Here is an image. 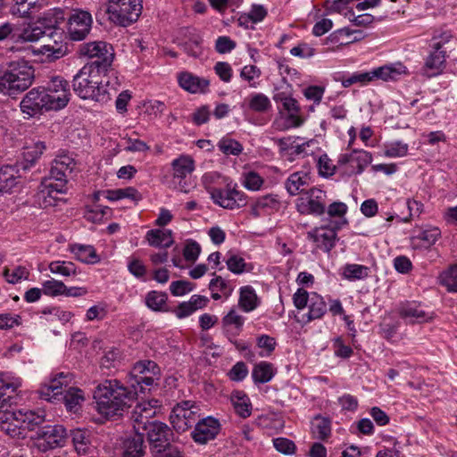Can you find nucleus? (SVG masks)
I'll return each instance as SVG.
<instances>
[{"instance_id": "nucleus-1", "label": "nucleus", "mask_w": 457, "mask_h": 457, "mask_svg": "<svg viewBox=\"0 0 457 457\" xmlns=\"http://www.w3.org/2000/svg\"><path fill=\"white\" fill-rule=\"evenodd\" d=\"M136 398V392L117 380H106L94 391L96 410L106 418L121 415Z\"/></svg>"}, {"instance_id": "nucleus-2", "label": "nucleus", "mask_w": 457, "mask_h": 457, "mask_svg": "<svg viewBox=\"0 0 457 457\" xmlns=\"http://www.w3.org/2000/svg\"><path fill=\"white\" fill-rule=\"evenodd\" d=\"M35 71L24 59L6 62L0 68V94L15 96L27 90L33 83Z\"/></svg>"}, {"instance_id": "nucleus-3", "label": "nucleus", "mask_w": 457, "mask_h": 457, "mask_svg": "<svg viewBox=\"0 0 457 457\" xmlns=\"http://www.w3.org/2000/svg\"><path fill=\"white\" fill-rule=\"evenodd\" d=\"M106 72L93 65H84L73 77V91L82 99L106 103L111 99L107 86L104 85L102 79Z\"/></svg>"}, {"instance_id": "nucleus-4", "label": "nucleus", "mask_w": 457, "mask_h": 457, "mask_svg": "<svg viewBox=\"0 0 457 457\" xmlns=\"http://www.w3.org/2000/svg\"><path fill=\"white\" fill-rule=\"evenodd\" d=\"M64 21L63 12L61 9L50 10L44 13L39 19L38 24H29L23 28L18 36V39L21 42H37L44 37L53 38L57 44L62 39V31L58 29L61 21Z\"/></svg>"}, {"instance_id": "nucleus-5", "label": "nucleus", "mask_w": 457, "mask_h": 457, "mask_svg": "<svg viewBox=\"0 0 457 457\" xmlns=\"http://www.w3.org/2000/svg\"><path fill=\"white\" fill-rule=\"evenodd\" d=\"M161 378V370L159 366L150 360L137 361L129 377L128 383L132 391L138 393H145L157 385Z\"/></svg>"}, {"instance_id": "nucleus-6", "label": "nucleus", "mask_w": 457, "mask_h": 457, "mask_svg": "<svg viewBox=\"0 0 457 457\" xmlns=\"http://www.w3.org/2000/svg\"><path fill=\"white\" fill-rule=\"evenodd\" d=\"M142 9V0H108L106 13L114 24L128 27L138 20Z\"/></svg>"}, {"instance_id": "nucleus-7", "label": "nucleus", "mask_w": 457, "mask_h": 457, "mask_svg": "<svg viewBox=\"0 0 457 457\" xmlns=\"http://www.w3.org/2000/svg\"><path fill=\"white\" fill-rule=\"evenodd\" d=\"M78 51L80 56L93 60L86 65H93L96 69L105 71H108L114 59L112 46L104 41L83 43Z\"/></svg>"}, {"instance_id": "nucleus-8", "label": "nucleus", "mask_w": 457, "mask_h": 457, "mask_svg": "<svg viewBox=\"0 0 457 457\" xmlns=\"http://www.w3.org/2000/svg\"><path fill=\"white\" fill-rule=\"evenodd\" d=\"M200 411V407L195 402L178 403L170 412V423L176 431L185 432L198 422Z\"/></svg>"}, {"instance_id": "nucleus-9", "label": "nucleus", "mask_w": 457, "mask_h": 457, "mask_svg": "<svg viewBox=\"0 0 457 457\" xmlns=\"http://www.w3.org/2000/svg\"><path fill=\"white\" fill-rule=\"evenodd\" d=\"M208 192L213 203L224 209H238L245 206L247 204L245 194L237 190L236 186L231 187L230 184H228L225 189L208 187Z\"/></svg>"}, {"instance_id": "nucleus-10", "label": "nucleus", "mask_w": 457, "mask_h": 457, "mask_svg": "<svg viewBox=\"0 0 457 457\" xmlns=\"http://www.w3.org/2000/svg\"><path fill=\"white\" fill-rule=\"evenodd\" d=\"M20 108L26 118H32L52 110L42 87L30 89L21 99Z\"/></svg>"}, {"instance_id": "nucleus-11", "label": "nucleus", "mask_w": 457, "mask_h": 457, "mask_svg": "<svg viewBox=\"0 0 457 457\" xmlns=\"http://www.w3.org/2000/svg\"><path fill=\"white\" fill-rule=\"evenodd\" d=\"M46 93L50 108L53 110H60L67 105L71 97V90L69 82L62 77H54L47 83L46 87H43Z\"/></svg>"}, {"instance_id": "nucleus-12", "label": "nucleus", "mask_w": 457, "mask_h": 457, "mask_svg": "<svg viewBox=\"0 0 457 457\" xmlns=\"http://www.w3.org/2000/svg\"><path fill=\"white\" fill-rule=\"evenodd\" d=\"M143 431L146 432L152 454L176 447L171 445L173 432L165 423L154 420Z\"/></svg>"}, {"instance_id": "nucleus-13", "label": "nucleus", "mask_w": 457, "mask_h": 457, "mask_svg": "<svg viewBox=\"0 0 457 457\" xmlns=\"http://www.w3.org/2000/svg\"><path fill=\"white\" fill-rule=\"evenodd\" d=\"M66 430L62 425L39 427L36 431L37 446L42 452L62 446Z\"/></svg>"}, {"instance_id": "nucleus-14", "label": "nucleus", "mask_w": 457, "mask_h": 457, "mask_svg": "<svg viewBox=\"0 0 457 457\" xmlns=\"http://www.w3.org/2000/svg\"><path fill=\"white\" fill-rule=\"evenodd\" d=\"M73 376L70 372H58L53 375L48 382L41 385L38 394L41 399L48 402L60 401L64 388L71 383Z\"/></svg>"}, {"instance_id": "nucleus-15", "label": "nucleus", "mask_w": 457, "mask_h": 457, "mask_svg": "<svg viewBox=\"0 0 457 457\" xmlns=\"http://www.w3.org/2000/svg\"><path fill=\"white\" fill-rule=\"evenodd\" d=\"M306 198L301 197L297 204L301 213L321 216L327 208V193L318 187H312L305 192Z\"/></svg>"}, {"instance_id": "nucleus-16", "label": "nucleus", "mask_w": 457, "mask_h": 457, "mask_svg": "<svg viewBox=\"0 0 457 457\" xmlns=\"http://www.w3.org/2000/svg\"><path fill=\"white\" fill-rule=\"evenodd\" d=\"M283 108L287 112L286 118L276 119L272 127L278 131L287 130L292 128L302 126L304 120L300 116V107L297 101L292 96L283 104Z\"/></svg>"}, {"instance_id": "nucleus-17", "label": "nucleus", "mask_w": 457, "mask_h": 457, "mask_svg": "<svg viewBox=\"0 0 457 457\" xmlns=\"http://www.w3.org/2000/svg\"><path fill=\"white\" fill-rule=\"evenodd\" d=\"M158 401H149L138 403L131 412V420L133 421L136 433H141L151 424L150 419L154 418L157 412Z\"/></svg>"}, {"instance_id": "nucleus-18", "label": "nucleus", "mask_w": 457, "mask_h": 457, "mask_svg": "<svg viewBox=\"0 0 457 457\" xmlns=\"http://www.w3.org/2000/svg\"><path fill=\"white\" fill-rule=\"evenodd\" d=\"M91 14L86 11H75L69 18L68 32L72 40H82L89 33Z\"/></svg>"}, {"instance_id": "nucleus-19", "label": "nucleus", "mask_w": 457, "mask_h": 457, "mask_svg": "<svg viewBox=\"0 0 457 457\" xmlns=\"http://www.w3.org/2000/svg\"><path fill=\"white\" fill-rule=\"evenodd\" d=\"M220 429V421L213 417H206L199 420L191 433L194 441L200 445L213 440Z\"/></svg>"}, {"instance_id": "nucleus-20", "label": "nucleus", "mask_w": 457, "mask_h": 457, "mask_svg": "<svg viewBox=\"0 0 457 457\" xmlns=\"http://www.w3.org/2000/svg\"><path fill=\"white\" fill-rule=\"evenodd\" d=\"M372 162V154L365 150L353 149L351 153L339 154L337 158V165L339 167L351 164L352 172L361 174L365 168Z\"/></svg>"}, {"instance_id": "nucleus-21", "label": "nucleus", "mask_w": 457, "mask_h": 457, "mask_svg": "<svg viewBox=\"0 0 457 457\" xmlns=\"http://www.w3.org/2000/svg\"><path fill=\"white\" fill-rule=\"evenodd\" d=\"M307 238L315 243L318 248L329 253L336 245L337 235L335 228L320 227L309 231Z\"/></svg>"}, {"instance_id": "nucleus-22", "label": "nucleus", "mask_w": 457, "mask_h": 457, "mask_svg": "<svg viewBox=\"0 0 457 457\" xmlns=\"http://www.w3.org/2000/svg\"><path fill=\"white\" fill-rule=\"evenodd\" d=\"M179 85L191 94H204L208 91L210 81L188 71L178 75Z\"/></svg>"}, {"instance_id": "nucleus-23", "label": "nucleus", "mask_w": 457, "mask_h": 457, "mask_svg": "<svg viewBox=\"0 0 457 457\" xmlns=\"http://www.w3.org/2000/svg\"><path fill=\"white\" fill-rule=\"evenodd\" d=\"M45 422V415L43 411L36 412L33 411H17V436L21 433V429L34 430Z\"/></svg>"}, {"instance_id": "nucleus-24", "label": "nucleus", "mask_w": 457, "mask_h": 457, "mask_svg": "<svg viewBox=\"0 0 457 457\" xmlns=\"http://www.w3.org/2000/svg\"><path fill=\"white\" fill-rule=\"evenodd\" d=\"M399 314L408 323H422L432 319V314L416 303H408L403 305Z\"/></svg>"}, {"instance_id": "nucleus-25", "label": "nucleus", "mask_w": 457, "mask_h": 457, "mask_svg": "<svg viewBox=\"0 0 457 457\" xmlns=\"http://www.w3.org/2000/svg\"><path fill=\"white\" fill-rule=\"evenodd\" d=\"M145 239L149 245L167 249L174 244L172 231L166 228H154L146 232Z\"/></svg>"}, {"instance_id": "nucleus-26", "label": "nucleus", "mask_w": 457, "mask_h": 457, "mask_svg": "<svg viewBox=\"0 0 457 457\" xmlns=\"http://www.w3.org/2000/svg\"><path fill=\"white\" fill-rule=\"evenodd\" d=\"M279 201L276 195H265L256 199L251 206V214L258 218L262 214L270 213L279 208Z\"/></svg>"}, {"instance_id": "nucleus-27", "label": "nucleus", "mask_w": 457, "mask_h": 457, "mask_svg": "<svg viewBox=\"0 0 457 457\" xmlns=\"http://www.w3.org/2000/svg\"><path fill=\"white\" fill-rule=\"evenodd\" d=\"M238 307L245 312H251L261 304V299L252 286H244L239 288Z\"/></svg>"}, {"instance_id": "nucleus-28", "label": "nucleus", "mask_w": 457, "mask_h": 457, "mask_svg": "<svg viewBox=\"0 0 457 457\" xmlns=\"http://www.w3.org/2000/svg\"><path fill=\"white\" fill-rule=\"evenodd\" d=\"M312 183L309 173L296 171L292 173L286 180V188L290 195H296L305 192V187Z\"/></svg>"}, {"instance_id": "nucleus-29", "label": "nucleus", "mask_w": 457, "mask_h": 457, "mask_svg": "<svg viewBox=\"0 0 457 457\" xmlns=\"http://www.w3.org/2000/svg\"><path fill=\"white\" fill-rule=\"evenodd\" d=\"M21 183L18 170L12 166H4L0 169V192L11 194Z\"/></svg>"}, {"instance_id": "nucleus-30", "label": "nucleus", "mask_w": 457, "mask_h": 457, "mask_svg": "<svg viewBox=\"0 0 457 457\" xmlns=\"http://www.w3.org/2000/svg\"><path fill=\"white\" fill-rule=\"evenodd\" d=\"M308 312L303 315V320L307 323L320 319L327 312V303L323 297L315 292L311 293V300L307 305Z\"/></svg>"}, {"instance_id": "nucleus-31", "label": "nucleus", "mask_w": 457, "mask_h": 457, "mask_svg": "<svg viewBox=\"0 0 457 457\" xmlns=\"http://www.w3.org/2000/svg\"><path fill=\"white\" fill-rule=\"evenodd\" d=\"M69 250L78 261L83 263L96 264L101 260L95 247L91 245L72 244L69 245Z\"/></svg>"}, {"instance_id": "nucleus-32", "label": "nucleus", "mask_w": 457, "mask_h": 457, "mask_svg": "<svg viewBox=\"0 0 457 457\" xmlns=\"http://www.w3.org/2000/svg\"><path fill=\"white\" fill-rule=\"evenodd\" d=\"M41 0H13L10 12L21 18H29L40 8Z\"/></svg>"}, {"instance_id": "nucleus-33", "label": "nucleus", "mask_w": 457, "mask_h": 457, "mask_svg": "<svg viewBox=\"0 0 457 457\" xmlns=\"http://www.w3.org/2000/svg\"><path fill=\"white\" fill-rule=\"evenodd\" d=\"M143 433H136L124 442L122 457H143L145 455Z\"/></svg>"}, {"instance_id": "nucleus-34", "label": "nucleus", "mask_w": 457, "mask_h": 457, "mask_svg": "<svg viewBox=\"0 0 457 457\" xmlns=\"http://www.w3.org/2000/svg\"><path fill=\"white\" fill-rule=\"evenodd\" d=\"M209 289L212 292V299L220 300L222 296L225 298L229 297L234 290V286L222 277L215 276L210 281Z\"/></svg>"}, {"instance_id": "nucleus-35", "label": "nucleus", "mask_w": 457, "mask_h": 457, "mask_svg": "<svg viewBox=\"0 0 457 457\" xmlns=\"http://www.w3.org/2000/svg\"><path fill=\"white\" fill-rule=\"evenodd\" d=\"M434 51L428 56L425 67L432 71L430 75H436L440 72L445 62V52L441 50V43H433Z\"/></svg>"}, {"instance_id": "nucleus-36", "label": "nucleus", "mask_w": 457, "mask_h": 457, "mask_svg": "<svg viewBox=\"0 0 457 457\" xmlns=\"http://www.w3.org/2000/svg\"><path fill=\"white\" fill-rule=\"evenodd\" d=\"M334 79L336 81L340 82L344 87H349L353 84H360L361 86H364L371 82L369 71L337 73Z\"/></svg>"}, {"instance_id": "nucleus-37", "label": "nucleus", "mask_w": 457, "mask_h": 457, "mask_svg": "<svg viewBox=\"0 0 457 457\" xmlns=\"http://www.w3.org/2000/svg\"><path fill=\"white\" fill-rule=\"evenodd\" d=\"M173 176L178 179H185L195 170V162L189 155H180L171 162Z\"/></svg>"}, {"instance_id": "nucleus-38", "label": "nucleus", "mask_w": 457, "mask_h": 457, "mask_svg": "<svg viewBox=\"0 0 457 457\" xmlns=\"http://www.w3.org/2000/svg\"><path fill=\"white\" fill-rule=\"evenodd\" d=\"M61 399L68 411L77 412L84 401V394L79 388L70 386L67 390L64 389Z\"/></svg>"}, {"instance_id": "nucleus-39", "label": "nucleus", "mask_w": 457, "mask_h": 457, "mask_svg": "<svg viewBox=\"0 0 457 457\" xmlns=\"http://www.w3.org/2000/svg\"><path fill=\"white\" fill-rule=\"evenodd\" d=\"M275 375L273 364L261 361L254 365L252 370V378L256 384H264L272 379Z\"/></svg>"}, {"instance_id": "nucleus-40", "label": "nucleus", "mask_w": 457, "mask_h": 457, "mask_svg": "<svg viewBox=\"0 0 457 457\" xmlns=\"http://www.w3.org/2000/svg\"><path fill=\"white\" fill-rule=\"evenodd\" d=\"M441 236V231L436 227L426 228L412 237V244L428 248L434 245Z\"/></svg>"}, {"instance_id": "nucleus-41", "label": "nucleus", "mask_w": 457, "mask_h": 457, "mask_svg": "<svg viewBox=\"0 0 457 457\" xmlns=\"http://www.w3.org/2000/svg\"><path fill=\"white\" fill-rule=\"evenodd\" d=\"M235 411L242 418H247L252 413V404L248 396L243 393L237 391L231 395Z\"/></svg>"}, {"instance_id": "nucleus-42", "label": "nucleus", "mask_w": 457, "mask_h": 457, "mask_svg": "<svg viewBox=\"0 0 457 457\" xmlns=\"http://www.w3.org/2000/svg\"><path fill=\"white\" fill-rule=\"evenodd\" d=\"M71 442L79 454H85L90 447L89 433L87 430L77 428L71 430Z\"/></svg>"}, {"instance_id": "nucleus-43", "label": "nucleus", "mask_w": 457, "mask_h": 457, "mask_svg": "<svg viewBox=\"0 0 457 457\" xmlns=\"http://www.w3.org/2000/svg\"><path fill=\"white\" fill-rule=\"evenodd\" d=\"M248 107L254 112L264 113L271 108V102L266 95L253 93L249 96Z\"/></svg>"}, {"instance_id": "nucleus-44", "label": "nucleus", "mask_w": 457, "mask_h": 457, "mask_svg": "<svg viewBox=\"0 0 457 457\" xmlns=\"http://www.w3.org/2000/svg\"><path fill=\"white\" fill-rule=\"evenodd\" d=\"M245 317L238 314L237 312L232 308L223 318L222 325L227 330L233 329L235 335H238L243 328L245 323Z\"/></svg>"}, {"instance_id": "nucleus-45", "label": "nucleus", "mask_w": 457, "mask_h": 457, "mask_svg": "<svg viewBox=\"0 0 457 457\" xmlns=\"http://www.w3.org/2000/svg\"><path fill=\"white\" fill-rule=\"evenodd\" d=\"M369 73L370 77V81L376 79L387 81L396 79L397 77L402 73V71H400V69H396L395 67L385 65L369 71Z\"/></svg>"}, {"instance_id": "nucleus-46", "label": "nucleus", "mask_w": 457, "mask_h": 457, "mask_svg": "<svg viewBox=\"0 0 457 457\" xmlns=\"http://www.w3.org/2000/svg\"><path fill=\"white\" fill-rule=\"evenodd\" d=\"M370 268L361 264H345L343 268V277L348 280L364 279L369 276Z\"/></svg>"}, {"instance_id": "nucleus-47", "label": "nucleus", "mask_w": 457, "mask_h": 457, "mask_svg": "<svg viewBox=\"0 0 457 457\" xmlns=\"http://www.w3.org/2000/svg\"><path fill=\"white\" fill-rule=\"evenodd\" d=\"M168 296L165 293L151 291L145 296L146 306L154 312H165Z\"/></svg>"}, {"instance_id": "nucleus-48", "label": "nucleus", "mask_w": 457, "mask_h": 457, "mask_svg": "<svg viewBox=\"0 0 457 457\" xmlns=\"http://www.w3.org/2000/svg\"><path fill=\"white\" fill-rule=\"evenodd\" d=\"M440 284L449 292H457V263L451 265L440 276Z\"/></svg>"}, {"instance_id": "nucleus-49", "label": "nucleus", "mask_w": 457, "mask_h": 457, "mask_svg": "<svg viewBox=\"0 0 457 457\" xmlns=\"http://www.w3.org/2000/svg\"><path fill=\"white\" fill-rule=\"evenodd\" d=\"M312 429L316 437L321 440L326 439L331 433V424L329 419L321 417L320 415L316 416L312 422Z\"/></svg>"}, {"instance_id": "nucleus-50", "label": "nucleus", "mask_w": 457, "mask_h": 457, "mask_svg": "<svg viewBox=\"0 0 457 457\" xmlns=\"http://www.w3.org/2000/svg\"><path fill=\"white\" fill-rule=\"evenodd\" d=\"M409 145L402 141H394L384 145V156L388 158H399L406 156Z\"/></svg>"}, {"instance_id": "nucleus-51", "label": "nucleus", "mask_w": 457, "mask_h": 457, "mask_svg": "<svg viewBox=\"0 0 457 457\" xmlns=\"http://www.w3.org/2000/svg\"><path fill=\"white\" fill-rule=\"evenodd\" d=\"M111 215V209L107 206L96 204L85 213L87 220L93 223H101Z\"/></svg>"}, {"instance_id": "nucleus-52", "label": "nucleus", "mask_w": 457, "mask_h": 457, "mask_svg": "<svg viewBox=\"0 0 457 457\" xmlns=\"http://www.w3.org/2000/svg\"><path fill=\"white\" fill-rule=\"evenodd\" d=\"M49 270L52 273L69 277L77 274V267L71 262L54 261L50 262Z\"/></svg>"}, {"instance_id": "nucleus-53", "label": "nucleus", "mask_w": 457, "mask_h": 457, "mask_svg": "<svg viewBox=\"0 0 457 457\" xmlns=\"http://www.w3.org/2000/svg\"><path fill=\"white\" fill-rule=\"evenodd\" d=\"M218 147L226 155H239L244 149L238 141L227 137L219 141Z\"/></svg>"}, {"instance_id": "nucleus-54", "label": "nucleus", "mask_w": 457, "mask_h": 457, "mask_svg": "<svg viewBox=\"0 0 457 457\" xmlns=\"http://www.w3.org/2000/svg\"><path fill=\"white\" fill-rule=\"evenodd\" d=\"M29 271L23 266H17L12 270L5 268L4 270V277L6 281L11 284H16L21 279H27L29 278Z\"/></svg>"}, {"instance_id": "nucleus-55", "label": "nucleus", "mask_w": 457, "mask_h": 457, "mask_svg": "<svg viewBox=\"0 0 457 457\" xmlns=\"http://www.w3.org/2000/svg\"><path fill=\"white\" fill-rule=\"evenodd\" d=\"M21 383L19 378L4 379L0 378V397L8 398V395H14Z\"/></svg>"}, {"instance_id": "nucleus-56", "label": "nucleus", "mask_w": 457, "mask_h": 457, "mask_svg": "<svg viewBox=\"0 0 457 457\" xmlns=\"http://www.w3.org/2000/svg\"><path fill=\"white\" fill-rule=\"evenodd\" d=\"M200 253L201 246L196 241L193 239L186 241L183 249V257L187 262H195L198 259Z\"/></svg>"}, {"instance_id": "nucleus-57", "label": "nucleus", "mask_w": 457, "mask_h": 457, "mask_svg": "<svg viewBox=\"0 0 457 457\" xmlns=\"http://www.w3.org/2000/svg\"><path fill=\"white\" fill-rule=\"evenodd\" d=\"M42 290L44 294L50 296L63 295V292L66 290V286L62 281L51 279L43 283Z\"/></svg>"}, {"instance_id": "nucleus-58", "label": "nucleus", "mask_w": 457, "mask_h": 457, "mask_svg": "<svg viewBox=\"0 0 457 457\" xmlns=\"http://www.w3.org/2000/svg\"><path fill=\"white\" fill-rule=\"evenodd\" d=\"M318 166L320 174L326 178L334 175L337 168H340L337 164L335 165L327 154L320 156Z\"/></svg>"}, {"instance_id": "nucleus-59", "label": "nucleus", "mask_w": 457, "mask_h": 457, "mask_svg": "<svg viewBox=\"0 0 457 457\" xmlns=\"http://www.w3.org/2000/svg\"><path fill=\"white\" fill-rule=\"evenodd\" d=\"M261 76L260 69L255 65H245L242 68L240 77L249 83L251 87H256L255 79Z\"/></svg>"}, {"instance_id": "nucleus-60", "label": "nucleus", "mask_w": 457, "mask_h": 457, "mask_svg": "<svg viewBox=\"0 0 457 457\" xmlns=\"http://www.w3.org/2000/svg\"><path fill=\"white\" fill-rule=\"evenodd\" d=\"M276 345L275 338L268 335H262L257 337L258 347L264 351V353H260L262 357L270 355L275 350Z\"/></svg>"}, {"instance_id": "nucleus-61", "label": "nucleus", "mask_w": 457, "mask_h": 457, "mask_svg": "<svg viewBox=\"0 0 457 457\" xmlns=\"http://www.w3.org/2000/svg\"><path fill=\"white\" fill-rule=\"evenodd\" d=\"M194 289V284L187 280H176L170 285V293L174 296H181Z\"/></svg>"}, {"instance_id": "nucleus-62", "label": "nucleus", "mask_w": 457, "mask_h": 457, "mask_svg": "<svg viewBox=\"0 0 457 457\" xmlns=\"http://www.w3.org/2000/svg\"><path fill=\"white\" fill-rule=\"evenodd\" d=\"M273 445L278 452L283 454H293L296 449L295 443L285 437L273 439Z\"/></svg>"}, {"instance_id": "nucleus-63", "label": "nucleus", "mask_w": 457, "mask_h": 457, "mask_svg": "<svg viewBox=\"0 0 457 457\" xmlns=\"http://www.w3.org/2000/svg\"><path fill=\"white\" fill-rule=\"evenodd\" d=\"M248 375V368L244 361H237L228 371V376L232 381L239 382Z\"/></svg>"}, {"instance_id": "nucleus-64", "label": "nucleus", "mask_w": 457, "mask_h": 457, "mask_svg": "<svg viewBox=\"0 0 457 457\" xmlns=\"http://www.w3.org/2000/svg\"><path fill=\"white\" fill-rule=\"evenodd\" d=\"M324 92L325 88L321 86H308L303 91L305 98L312 101L315 104H319L321 102Z\"/></svg>"}]
</instances>
